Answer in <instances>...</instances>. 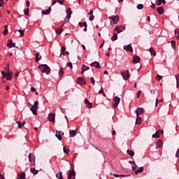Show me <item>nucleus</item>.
I'll return each instance as SVG.
<instances>
[{"instance_id": "f257e3e1", "label": "nucleus", "mask_w": 179, "mask_h": 179, "mask_svg": "<svg viewBox=\"0 0 179 179\" xmlns=\"http://www.w3.org/2000/svg\"><path fill=\"white\" fill-rule=\"evenodd\" d=\"M38 69H40L43 73H46V75H50V73H51V69H50V66L47 64L39 65Z\"/></svg>"}, {"instance_id": "f03ea898", "label": "nucleus", "mask_w": 179, "mask_h": 179, "mask_svg": "<svg viewBox=\"0 0 179 179\" xmlns=\"http://www.w3.org/2000/svg\"><path fill=\"white\" fill-rule=\"evenodd\" d=\"M38 109V102L36 101L34 105L30 108L31 113L34 115H37V110Z\"/></svg>"}, {"instance_id": "7ed1b4c3", "label": "nucleus", "mask_w": 179, "mask_h": 179, "mask_svg": "<svg viewBox=\"0 0 179 179\" xmlns=\"http://www.w3.org/2000/svg\"><path fill=\"white\" fill-rule=\"evenodd\" d=\"M109 19H110V24H117L120 20V16L115 15L109 17Z\"/></svg>"}, {"instance_id": "20e7f679", "label": "nucleus", "mask_w": 179, "mask_h": 179, "mask_svg": "<svg viewBox=\"0 0 179 179\" xmlns=\"http://www.w3.org/2000/svg\"><path fill=\"white\" fill-rule=\"evenodd\" d=\"M121 75L124 80H128L129 79V71L126 70L124 72H121Z\"/></svg>"}, {"instance_id": "39448f33", "label": "nucleus", "mask_w": 179, "mask_h": 179, "mask_svg": "<svg viewBox=\"0 0 179 179\" xmlns=\"http://www.w3.org/2000/svg\"><path fill=\"white\" fill-rule=\"evenodd\" d=\"M120 101H121V99H120V97H118V96H115L113 101V104L115 108L118 107V104H120Z\"/></svg>"}, {"instance_id": "423d86ee", "label": "nucleus", "mask_w": 179, "mask_h": 179, "mask_svg": "<svg viewBox=\"0 0 179 179\" xmlns=\"http://www.w3.org/2000/svg\"><path fill=\"white\" fill-rule=\"evenodd\" d=\"M91 66L93 68H96V69H101V66L100 65V63L99 62H94L91 63Z\"/></svg>"}, {"instance_id": "0eeeda50", "label": "nucleus", "mask_w": 179, "mask_h": 179, "mask_svg": "<svg viewBox=\"0 0 179 179\" xmlns=\"http://www.w3.org/2000/svg\"><path fill=\"white\" fill-rule=\"evenodd\" d=\"M78 24H79L80 27H85L83 29L84 31H87V22H80L78 23Z\"/></svg>"}, {"instance_id": "6e6552de", "label": "nucleus", "mask_w": 179, "mask_h": 179, "mask_svg": "<svg viewBox=\"0 0 179 179\" xmlns=\"http://www.w3.org/2000/svg\"><path fill=\"white\" fill-rule=\"evenodd\" d=\"M77 83L78 85H86V81L85 80V78L83 77H78L77 78Z\"/></svg>"}, {"instance_id": "1a4fd4ad", "label": "nucleus", "mask_w": 179, "mask_h": 179, "mask_svg": "<svg viewBox=\"0 0 179 179\" xmlns=\"http://www.w3.org/2000/svg\"><path fill=\"white\" fill-rule=\"evenodd\" d=\"M115 30H116V31H117V33H122V31H124V30H125V27L120 25V26H117L115 28Z\"/></svg>"}, {"instance_id": "9d476101", "label": "nucleus", "mask_w": 179, "mask_h": 179, "mask_svg": "<svg viewBox=\"0 0 179 179\" xmlns=\"http://www.w3.org/2000/svg\"><path fill=\"white\" fill-rule=\"evenodd\" d=\"M72 15V10H71V8H68L67 9V15L65 17V20H69L71 19V16Z\"/></svg>"}, {"instance_id": "9b49d317", "label": "nucleus", "mask_w": 179, "mask_h": 179, "mask_svg": "<svg viewBox=\"0 0 179 179\" xmlns=\"http://www.w3.org/2000/svg\"><path fill=\"white\" fill-rule=\"evenodd\" d=\"M132 62L133 64H139L141 62V57L137 55L134 56Z\"/></svg>"}, {"instance_id": "f8f14e48", "label": "nucleus", "mask_w": 179, "mask_h": 179, "mask_svg": "<svg viewBox=\"0 0 179 179\" xmlns=\"http://www.w3.org/2000/svg\"><path fill=\"white\" fill-rule=\"evenodd\" d=\"M15 45H16V43H13V41H12V39L8 40L7 47L8 48H12V47H15Z\"/></svg>"}, {"instance_id": "ddd939ff", "label": "nucleus", "mask_w": 179, "mask_h": 179, "mask_svg": "<svg viewBox=\"0 0 179 179\" xmlns=\"http://www.w3.org/2000/svg\"><path fill=\"white\" fill-rule=\"evenodd\" d=\"M124 50H126V51H130V52H134V49L132 48V45L131 43L127 46H124Z\"/></svg>"}, {"instance_id": "4468645a", "label": "nucleus", "mask_w": 179, "mask_h": 179, "mask_svg": "<svg viewBox=\"0 0 179 179\" xmlns=\"http://www.w3.org/2000/svg\"><path fill=\"white\" fill-rule=\"evenodd\" d=\"M136 117H139V115H142L143 114V108H138L136 110Z\"/></svg>"}, {"instance_id": "2eb2a0df", "label": "nucleus", "mask_w": 179, "mask_h": 179, "mask_svg": "<svg viewBox=\"0 0 179 179\" xmlns=\"http://www.w3.org/2000/svg\"><path fill=\"white\" fill-rule=\"evenodd\" d=\"M36 161V156H34V155L29 153V162L30 163H33L34 162Z\"/></svg>"}, {"instance_id": "dca6fc26", "label": "nucleus", "mask_w": 179, "mask_h": 179, "mask_svg": "<svg viewBox=\"0 0 179 179\" xmlns=\"http://www.w3.org/2000/svg\"><path fill=\"white\" fill-rule=\"evenodd\" d=\"M48 120L51 122H55V115L53 113H50L48 115Z\"/></svg>"}, {"instance_id": "f3484780", "label": "nucleus", "mask_w": 179, "mask_h": 179, "mask_svg": "<svg viewBox=\"0 0 179 179\" xmlns=\"http://www.w3.org/2000/svg\"><path fill=\"white\" fill-rule=\"evenodd\" d=\"M66 49L65 48V47H64V46L62 47V48H61V54H62V55H64V56L69 55V52L66 51Z\"/></svg>"}, {"instance_id": "a211bd4d", "label": "nucleus", "mask_w": 179, "mask_h": 179, "mask_svg": "<svg viewBox=\"0 0 179 179\" xmlns=\"http://www.w3.org/2000/svg\"><path fill=\"white\" fill-rule=\"evenodd\" d=\"M18 179H26V173L24 172L17 174Z\"/></svg>"}, {"instance_id": "6ab92c4d", "label": "nucleus", "mask_w": 179, "mask_h": 179, "mask_svg": "<svg viewBox=\"0 0 179 179\" xmlns=\"http://www.w3.org/2000/svg\"><path fill=\"white\" fill-rule=\"evenodd\" d=\"M155 3L157 6H160L162 3H163L164 5L166 3V0H156Z\"/></svg>"}, {"instance_id": "aec40b11", "label": "nucleus", "mask_w": 179, "mask_h": 179, "mask_svg": "<svg viewBox=\"0 0 179 179\" xmlns=\"http://www.w3.org/2000/svg\"><path fill=\"white\" fill-rule=\"evenodd\" d=\"M157 12L159 13V15H163V13H164V9L162 6L158 7L157 8Z\"/></svg>"}, {"instance_id": "412c9836", "label": "nucleus", "mask_w": 179, "mask_h": 179, "mask_svg": "<svg viewBox=\"0 0 179 179\" xmlns=\"http://www.w3.org/2000/svg\"><path fill=\"white\" fill-rule=\"evenodd\" d=\"M76 176V173L74 170H73L71 172L68 173V179H71L72 177Z\"/></svg>"}, {"instance_id": "4be33fe9", "label": "nucleus", "mask_w": 179, "mask_h": 179, "mask_svg": "<svg viewBox=\"0 0 179 179\" xmlns=\"http://www.w3.org/2000/svg\"><path fill=\"white\" fill-rule=\"evenodd\" d=\"M51 13V7H49L48 9L42 11V15H50Z\"/></svg>"}, {"instance_id": "5701e85b", "label": "nucleus", "mask_w": 179, "mask_h": 179, "mask_svg": "<svg viewBox=\"0 0 179 179\" xmlns=\"http://www.w3.org/2000/svg\"><path fill=\"white\" fill-rule=\"evenodd\" d=\"M55 136L56 138H57V139H59V141H62V136H61V132L57 131L55 134Z\"/></svg>"}, {"instance_id": "b1692460", "label": "nucleus", "mask_w": 179, "mask_h": 179, "mask_svg": "<svg viewBox=\"0 0 179 179\" xmlns=\"http://www.w3.org/2000/svg\"><path fill=\"white\" fill-rule=\"evenodd\" d=\"M163 142L162 141V140H158V142L156 143V148L159 149V148L162 147Z\"/></svg>"}, {"instance_id": "393cba45", "label": "nucleus", "mask_w": 179, "mask_h": 179, "mask_svg": "<svg viewBox=\"0 0 179 179\" xmlns=\"http://www.w3.org/2000/svg\"><path fill=\"white\" fill-rule=\"evenodd\" d=\"M41 59V55H40V54L38 53H36L35 56L36 62H38V61H40Z\"/></svg>"}, {"instance_id": "a878e982", "label": "nucleus", "mask_w": 179, "mask_h": 179, "mask_svg": "<svg viewBox=\"0 0 179 179\" xmlns=\"http://www.w3.org/2000/svg\"><path fill=\"white\" fill-rule=\"evenodd\" d=\"M136 124L137 125H139L141 122H142V117H139V116H136Z\"/></svg>"}, {"instance_id": "bb28decb", "label": "nucleus", "mask_w": 179, "mask_h": 179, "mask_svg": "<svg viewBox=\"0 0 179 179\" xmlns=\"http://www.w3.org/2000/svg\"><path fill=\"white\" fill-rule=\"evenodd\" d=\"M56 177H57L58 179H64V176H62V171L58 172V173L56 174Z\"/></svg>"}, {"instance_id": "cd10ccee", "label": "nucleus", "mask_w": 179, "mask_h": 179, "mask_svg": "<svg viewBox=\"0 0 179 179\" xmlns=\"http://www.w3.org/2000/svg\"><path fill=\"white\" fill-rule=\"evenodd\" d=\"M30 171L34 174V176H36V174H38V170H36L34 168H31Z\"/></svg>"}, {"instance_id": "c85d7f7f", "label": "nucleus", "mask_w": 179, "mask_h": 179, "mask_svg": "<svg viewBox=\"0 0 179 179\" xmlns=\"http://www.w3.org/2000/svg\"><path fill=\"white\" fill-rule=\"evenodd\" d=\"M150 52L152 57H156V52H155V50L153 49V48H150Z\"/></svg>"}, {"instance_id": "c756f323", "label": "nucleus", "mask_w": 179, "mask_h": 179, "mask_svg": "<svg viewBox=\"0 0 179 179\" xmlns=\"http://www.w3.org/2000/svg\"><path fill=\"white\" fill-rule=\"evenodd\" d=\"M127 154L131 156V157H134V156H135V152H134V151L128 149L127 150Z\"/></svg>"}, {"instance_id": "7c9ffc66", "label": "nucleus", "mask_w": 179, "mask_h": 179, "mask_svg": "<svg viewBox=\"0 0 179 179\" xmlns=\"http://www.w3.org/2000/svg\"><path fill=\"white\" fill-rule=\"evenodd\" d=\"M69 134L71 138H75V136H76V131L75 130L71 131Z\"/></svg>"}, {"instance_id": "2f4dec72", "label": "nucleus", "mask_w": 179, "mask_h": 179, "mask_svg": "<svg viewBox=\"0 0 179 179\" xmlns=\"http://www.w3.org/2000/svg\"><path fill=\"white\" fill-rule=\"evenodd\" d=\"M143 166H141L139 168V169L136 170L135 174H139V173H143Z\"/></svg>"}, {"instance_id": "473e14b6", "label": "nucleus", "mask_w": 179, "mask_h": 179, "mask_svg": "<svg viewBox=\"0 0 179 179\" xmlns=\"http://www.w3.org/2000/svg\"><path fill=\"white\" fill-rule=\"evenodd\" d=\"M118 38V35L117 34H115L111 38L110 40L112 41H115Z\"/></svg>"}, {"instance_id": "72a5a7b5", "label": "nucleus", "mask_w": 179, "mask_h": 179, "mask_svg": "<svg viewBox=\"0 0 179 179\" xmlns=\"http://www.w3.org/2000/svg\"><path fill=\"white\" fill-rule=\"evenodd\" d=\"M6 80H12V74L10 73H7Z\"/></svg>"}, {"instance_id": "f704fd0d", "label": "nucleus", "mask_w": 179, "mask_h": 179, "mask_svg": "<svg viewBox=\"0 0 179 179\" xmlns=\"http://www.w3.org/2000/svg\"><path fill=\"white\" fill-rule=\"evenodd\" d=\"M5 30L3 31V36H6L8 34V25H4Z\"/></svg>"}, {"instance_id": "c9c22d12", "label": "nucleus", "mask_w": 179, "mask_h": 179, "mask_svg": "<svg viewBox=\"0 0 179 179\" xmlns=\"http://www.w3.org/2000/svg\"><path fill=\"white\" fill-rule=\"evenodd\" d=\"M85 104H89V108H92V103H90V101H89V99H85Z\"/></svg>"}, {"instance_id": "e433bc0d", "label": "nucleus", "mask_w": 179, "mask_h": 179, "mask_svg": "<svg viewBox=\"0 0 179 179\" xmlns=\"http://www.w3.org/2000/svg\"><path fill=\"white\" fill-rule=\"evenodd\" d=\"M18 33H20V37H24V31L23 29H19Z\"/></svg>"}, {"instance_id": "4c0bfd02", "label": "nucleus", "mask_w": 179, "mask_h": 179, "mask_svg": "<svg viewBox=\"0 0 179 179\" xmlns=\"http://www.w3.org/2000/svg\"><path fill=\"white\" fill-rule=\"evenodd\" d=\"M82 69H83L86 72V71H89V69H90V68H89V66H87L85 64H83Z\"/></svg>"}, {"instance_id": "58836bf2", "label": "nucleus", "mask_w": 179, "mask_h": 179, "mask_svg": "<svg viewBox=\"0 0 179 179\" xmlns=\"http://www.w3.org/2000/svg\"><path fill=\"white\" fill-rule=\"evenodd\" d=\"M26 123V122H17V124L18 125V127L20 128H22V127H23L24 125V124Z\"/></svg>"}, {"instance_id": "ea45409f", "label": "nucleus", "mask_w": 179, "mask_h": 179, "mask_svg": "<svg viewBox=\"0 0 179 179\" xmlns=\"http://www.w3.org/2000/svg\"><path fill=\"white\" fill-rule=\"evenodd\" d=\"M171 47L176 51V41L174 40L171 41Z\"/></svg>"}, {"instance_id": "a19ab883", "label": "nucleus", "mask_w": 179, "mask_h": 179, "mask_svg": "<svg viewBox=\"0 0 179 179\" xmlns=\"http://www.w3.org/2000/svg\"><path fill=\"white\" fill-rule=\"evenodd\" d=\"M63 151L64 152V153H66V155H69V149L68 148H65V147L63 148Z\"/></svg>"}, {"instance_id": "79ce46f5", "label": "nucleus", "mask_w": 179, "mask_h": 179, "mask_svg": "<svg viewBox=\"0 0 179 179\" xmlns=\"http://www.w3.org/2000/svg\"><path fill=\"white\" fill-rule=\"evenodd\" d=\"M152 138H160V135H159V131H156L155 134L152 135Z\"/></svg>"}, {"instance_id": "37998d69", "label": "nucleus", "mask_w": 179, "mask_h": 179, "mask_svg": "<svg viewBox=\"0 0 179 179\" xmlns=\"http://www.w3.org/2000/svg\"><path fill=\"white\" fill-rule=\"evenodd\" d=\"M59 76H64V71H62V68H61L59 71Z\"/></svg>"}, {"instance_id": "c03bdc74", "label": "nucleus", "mask_w": 179, "mask_h": 179, "mask_svg": "<svg viewBox=\"0 0 179 179\" xmlns=\"http://www.w3.org/2000/svg\"><path fill=\"white\" fill-rule=\"evenodd\" d=\"M56 33H57V34H61V33H62V28L60 27V28H59L58 29H57V30H56Z\"/></svg>"}, {"instance_id": "a18cd8bd", "label": "nucleus", "mask_w": 179, "mask_h": 179, "mask_svg": "<svg viewBox=\"0 0 179 179\" xmlns=\"http://www.w3.org/2000/svg\"><path fill=\"white\" fill-rule=\"evenodd\" d=\"M143 8V4H138L137 6V9H138V10H142Z\"/></svg>"}, {"instance_id": "49530a36", "label": "nucleus", "mask_w": 179, "mask_h": 179, "mask_svg": "<svg viewBox=\"0 0 179 179\" xmlns=\"http://www.w3.org/2000/svg\"><path fill=\"white\" fill-rule=\"evenodd\" d=\"M29 8H26L24 10V15H26V16H29Z\"/></svg>"}, {"instance_id": "de8ad7c7", "label": "nucleus", "mask_w": 179, "mask_h": 179, "mask_svg": "<svg viewBox=\"0 0 179 179\" xmlns=\"http://www.w3.org/2000/svg\"><path fill=\"white\" fill-rule=\"evenodd\" d=\"M136 169H138V166H136V164L135 163L134 164H133L132 166V170L133 171H136Z\"/></svg>"}, {"instance_id": "09e8293b", "label": "nucleus", "mask_w": 179, "mask_h": 179, "mask_svg": "<svg viewBox=\"0 0 179 179\" xmlns=\"http://www.w3.org/2000/svg\"><path fill=\"white\" fill-rule=\"evenodd\" d=\"M67 66H69V68L70 69H72V68H73V66L72 65V62H71L67 63Z\"/></svg>"}, {"instance_id": "8fccbe9b", "label": "nucleus", "mask_w": 179, "mask_h": 179, "mask_svg": "<svg viewBox=\"0 0 179 179\" xmlns=\"http://www.w3.org/2000/svg\"><path fill=\"white\" fill-rule=\"evenodd\" d=\"M141 94H142V91L141 90H138L137 92V99H139V97H141Z\"/></svg>"}, {"instance_id": "3c124183", "label": "nucleus", "mask_w": 179, "mask_h": 179, "mask_svg": "<svg viewBox=\"0 0 179 179\" xmlns=\"http://www.w3.org/2000/svg\"><path fill=\"white\" fill-rule=\"evenodd\" d=\"M162 76H160V75H157V76H156V79H157V80H162Z\"/></svg>"}, {"instance_id": "603ef678", "label": "nucleus", "mask_w": 179, "mask_h": 179, "mask_svg": "<svg viewBox=\"0 0 179 179\" xmlns=\"http://www.w3.org/2000/svg\"><path fill=\"white\" fill-rule=\"evenodd\" d=\"M91 83L92 85H94L96 83V81L94 80V78L91 77Z\"/></svg>"}, {"instance_id": "864d4df0", "label": "nucleus", "mask_w": 179, "mask_h": 179, "mask_svg": "<svg viewBox=\"0 0 179 179\" xmlns=\"http://www.w3.org/2000/svg\"><path fill=\"white\" fill-rule=\"evenodd\" d=\"M57 2L60 5H64V3H65V1H64V0H62V1L60 0H58Z\"/></svg>"}, {"instance_id": "5fc2aeb1", "label": "nucleus", "mask_w": 179, "mask_h": 179, "mask_svg": "<svg viewBox=\"0 0 179 179\" xmlns=\"http://www.w3.org/2000/svg\"><path fill=\"white\" fill-rule=\"evenodd\" d=\"M89 20H90V21L94 20V15H90L89 17Z\"/></svg>"}, {"instance_id": "6e6d98bb", "label": "nucleus", "mask_w": 179, "mask_h": 179, "mask_svg": "<svg viewBox=\"0 0 179 179\" xmlns=\"http://www.w3.org/2000/svg\"><path fill=\"white\" fill-rule=\"evenodd\" d=\"M152 5L150 6V8H152V9H155L156 8V4L151 3Z\"/></svg>"}, {"instance_id": "4d7b16f0", "label": "nucleus", "mask_w": 179, "mask_h": 179, "mask_svg": "<svg viewBox=\"0 0 179 179\" xmlns=\"http://www.w3.org/2000/svg\"><path fill=\"white\" fill-rule=\"evenodd\" d=\"M3 5H4L3 0H0V8H2Z\"/></svg>"}, {"instance_id": "13d9d810", "label": "nucleus", "mask_w": 179, "mask_h": 179, "mask_svg": "<svg viewBox=\"0 0 179 179\" xmlns=\"http://www.w3.org/2000/svg\"><path fill=\"white\" fill-rule=\"evenodd\" d=\"M1 75H2L3 78H5V76H6V75H8V73H5V71H1Z\"/></svg>"}, {"instance_id": "bf43d9fd", "label": "nucleus", "mask_w": 179, "mask_h": 179, "mask_svg": "<svg viewBox=\"0 0 179 179\" xmlns=\"http://www.w3.org/2000/svg\"><path fill=\"white\" fill-rule=\"evenodd\" d=\"M150 93H151V94H156V90H150Z\"/></svg>"}, {"instance_id": "052dcab7", "label": "nucleus", "mask_w": 179, "mask_h": 179, "mask_svg": "<svg viewBox=\"0 0 179 179\" xmlns=\"http://www.w3.org/2000/svg\"><path fill=\"white\" fill-rule=\"evenodd\" d=\"M31 91L32 93H34V92H36V88H34V87H31Z\"/></svg>"}, {"instance_id": "680f3d73", "label": "nucleus", "mask_w": 179, "mask_h": 179, "mask_svg": "<svg viewBox=\"0 0 179 179\" xmlns=\"http://www.w3.org/2000/svg\"><path fill=\"white\" fill-rule=\"evenodd\" d=\"M176 157H179V149H178V150L176 152Z\"/></svg>"}, {"instance_id": "e2e57ef3", "label": "nucleus", "mask_w": 179, "mask_h": 179, "mask_svg": "<svg viewBox=\"0 0 179 179\" xmlns=\"http://www.w3.org/2000/svg\"><path fill=\"white\" fill-rule=\"evenodd\" d=\"M26 4H27V8H29L30 6V1H27Z\"/></svg>"}, {"instance_id": "0e129e2a", "label": "nucleus", "mask_w": 179, "mask_h": 179, "mask_svg": "<svg viewBox=\"0 0 179 179\" xmlns=\"http://www.w3.org/2000/svg\"><path fill=\"white\" fill-rule=\"evenodd\" d=\"M98 93H104V90H103V87L101 88Z\"/></svg>"}, {"instance_id": "69168bd1", "label": "nucleus", "mask_w": 179, "mask_h": 179, "mask_svg": "<svg viewBox=\"0 0 179 179\" xmlns=\"http://www.w3.org/2000/svg\"><path fill=\"white\" fill-rule=\"evenodd\" d=\"M113 176H114L116 178H118V177H120V175H119V174H117V173H113Z\"/></svg>"}, {"instance_id": "338daca9", "label": "nucleus", "mask_w": 179, "mask_h": 179, "mask_svg": "<svg viewBox=\"0 0 179 179\" xmlns=\"http://www.w3.org/2000/svg\"><path fill=\"white\" fill-rule=\"evenodd\" d=\"M88 15H90V16L93 15V10H91L90 11V13H88Z\"/></svg>"}, {"instance_id": "774afa93", "label": "nucleus", "mask_w": 179, "mask_h": 179, "mask_svg": "<svg viewBox=\"0 0 179 179\" xmlns=\"http://www.w3.org/2000/svg\"><path fill=\"white\" fill-rule=\"evenodd\" d=\"M147 22H149V23H150V16L147 17Z\"/></svg>"}]
</instances>
